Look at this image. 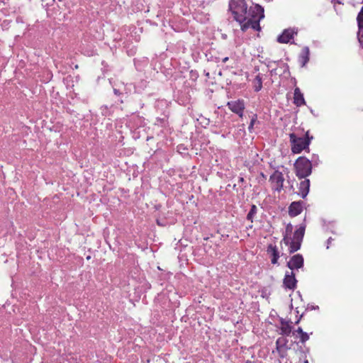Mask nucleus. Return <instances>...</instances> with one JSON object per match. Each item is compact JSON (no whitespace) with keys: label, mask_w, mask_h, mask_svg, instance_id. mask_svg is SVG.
Segmentation results:
<instances>
[{"label":"nucleus","mask_w":363,"mask_h":363,"mask_svg":"<svg viewBox=\"0 0 363 363\" xmlns=\"http://www.w3.org/2000/svg\"><path fill=\"white\" fill-rule=\"evenodd\" d=\"M297 34V30L287 28L284 30L281 34L277 37V42L280 43H288Z\"/></svg>","instance_id":"9"},{"label":"nucleus","mask_w":363,"mask_h":363,"mask_svg":"<svg viewBox=\"0 0 363 363\" xmlns=\"http://www.w3.org/2000/svg\"><path fill=\"white\" fill-rule=\"evenodd\" d=\"M297 286V280L294 272H286L283 279V286L286 289L294 290Z\"/></svg>","instance_id":"7"},{"label":"nucleus","mask_w":363,"mask_h":363,"mask_svg":"<svg viewBox=\"0 0 363 363\" xmlns=\"http://www.w3.org/2000/svg\"><path fill=\"white\" fill-rule=\"evenodd\" d=\"M306 225L305 223H302L299 225L298 229L295 230L294 233V235L292 239L295 240H298L301 242H303V237L305 235V230H306Z\"/></svg>","instance_id":"17"},{"label":"nucleus","mask_w":363,"mask_h":363,"mask_svg":"<svg viewBox=\"0 0 363 363\" xmlns=\"http://www.w3.org/2000/svg\"><path fill=\"white\" fill-rule=\"evenodd\" d=\"M157 124L161 125L162 127H165L167 124V121L166 117L162 118H157Z\"/></svg>","instance_id":"27"},{"label":"nucleus","mask_w":363,"mask_h":363,"mask_svg":"<svg viewBox=\"0 0 363 363\" xmlns=\"http://www.w3.org/2000/svg\"><path fill=\"white\" fill-rule=\"evenodd\" d=\"M177 152L183 155H186L188 154V148L184 144H179L177 147Z\"/></svg>","instance_id":"25"},{"label":"nucleus","mask_w":363,"mask_h":363,"mask_svg":"<svg viewBox=\"0 0 363 363\" xmlns=\"http://www.w3.org/2000/svg\"><path fill=\"white\" fill-rule=\"evenodd\" d=\"M253 89L256 92L259 91L262 88V77L261 74H258L253 80Z\"/></svg>","instance_id":"18"},{"label":"nucleus","mask_w":363,"mask_h":363,"mask_svg":"<svg viewBox=\"0 0 363 363\" xmlns=\"http://www.w3.org/2000/svg\"><path fill=\"white\" fill-rule=\"evenodd\" d=\"M42 6L46 9L47 11L55 10L56 8L55 0H41Z\"/></svg>","instance_id":"21"},{"label":"nucleus","mask_w":363,"mask_h":363,"mask_svg":"<svg viewBox=\"0 0 363 363\" xmlns=\"http://www.w3.org/2000/svg\"><path fill=\"white\" fill-rule=\"evenodd\" d=\"M299 337H300V341L302 343H305L307 340H309V335L307 333L304 332L299 336Z\"/></svg>","instance_id":"30"},{"label":"nucleus","mask_w":363,"mask_h":363,"mask_svg":"<svg viewBox=\"0 0 363 363\" xmlns=\"http://www.w3.org/2000/svg\"><path fill=\"white\" fill-rule=\"evenodd\" d=\"M289 349H277L280 358H285L286 357V352Z\"/></svg>","instance_id":"29"},{"label":"nucleus","mask_w":363,"mask_h":363,"mask_svg":"<svg viewBox=\"0 0 363 363\" xmlns=\"http://www.w3.org/2000/svg\"><path fill=\"white\" fill-rule=\"evenodd\" d=\"M305 179L300 182L298 186V195L301 196L302 199H305L308 194L310 190V180L308 179L304 178Z\"/></svg>","instance_id":"12"},{"label":"nucleus","mask_w":363,"mask_h":363,"mask_svg":"<svg viewBox=\"0 0 363 363\" xmlns=\"http://www.w3.org/2000/svg\"><path fill=\"white\" fill-rule=\"evenodd\" d=\"M191 77H197V74L195 73V74H193V72L191 71Z\"/></svg>","instance_id":"43"},{"label":"nucleus","mask_w":363,"mask_h":363,"mask_svg":"<svg viewBox=\"0 0 363 363\" xmlns=\"http://www.w3.org/2000/svg\"><path fill=\"white\" fill-rule=\"evenodd\" d=\"M313 139V137L309 135V130L306 133L304 137H298L294 133H290L289 141L292 153L300 154L303 150L309 152V145Z\"/></svg>","instance_id":"2"},{"label":"nucleus","mask_w":363,"mask_h":363,"mask_svg":"<svg viewBox=\"0 0 363 363\" xmlns=\"http://www.w3.org/2000/svg\"><path fill=\"white\" fill-rule=\"evenodd\" d=\"M293 231V225L291 223H288L286 226L285 232L283 233V238H291V235Z\"/></svg>","instance_id":"24"},{"label":"nucleus","mask_w":363,"mask_h":363,"mask_svg":"<svg viewBox=\"0 0 363 363\" xmlns=\"http://www.w3.org/2000/svg\"><path fill=\"white\" fill-rule=\"evenodd\" d=\"M257 116L256 114H254L250 120V125L248 126V130L249 132L252 133L254 128V125L257 122Z\"/></svg>","instance_id":"26"},{"label":"nucleus","mask_w":363,"mask_h":363,"mask_svg":"<svg viewBox=\"0 0 363 363\" xmlns=\"http://www.w3.org/2000/svg\"><path fill=\"white\" fill-rule=\"evenodd\" d=\"M295 173L298 179L306 178L311 174V161L306 157L301 156L297 158L294 164Z\"/></svg>","instance_id":"4"},{"label":"nucleus","mask_w":363,"mask_h":363,"mask_svg":"<svg viewBox=\"0 0 363 363\" xmlns=\"http://www.w3.org/2000/svg\"><path fill=\"white\" fill-rule=\"evenodd\" d=\"M229 6L233 18L240 24L243 23L249 18V9H247L245 0H231Z\"/></svg>","instance_id":"3"},{"label":"nucleus","mask_w":363,"mask_h":363,"mask_svg":"<svg viewBox=\"0 0 363 363\" xmlns=\"http://www.w3.org/2000/svg\"><path fill=\"white\" fill-rule=\"evenodd\" d=\"M304 259L302 255L296 254L291 257L286 266L293 272L303 267Z\"/></svg>","instance_id":"6"},{"label":"nucleus","mask_w":363,"mask_h":363,"mask_svg":"<svg viewBox=\"0 0 363 363\" xmlns=\"http://www.w3.org/2000/svg\"><path fill=\"white\" fill-rule=\"evenodd\" d=\"M257 213V207L256 205H251L250 210L247 215V220H250L251 223L253 222V218Z\"/></svg>","instance_id":"23"},{"label":"nucleus","mask_w":363,"mask_h":363,"mask_svg":"<svg viewBox=\"0 0 363 363\" xmlns=\"http://www.w3.org/2000/svg\"><path fill=\"white\" fill-rule=\"evenodd\" d=\"M311 164L313 163L314 165H318L320 162L318 155L313 154L312 155V158H311Z\"/></svg>","instance_id":"31"},{"label":"nucleus","mask_w":363,"mask_h":363,"mask_svg":"<svg viewBox=\"0 0 363 363\" xmlns=\"http://www.w3.org/2000/svg\"><path fill=\"white\" fill-rule=\"evenodd\" d=\"M228 108L234 113L240 112L245 109V103L243 100L231 101L227 103Z\"/></svg>","instance_id":"11"},{"label":"nucleus","mask_w":363,"mask_h":363,"mask_svg":"<svg viewBox=\"0 0 363 363\" xmlns=\"http://www.w3.org/2000/svg\"><path fill=\"white\" fill-rule=\"evenodd\" d=\"M333 240V239L330 237L328 240H327V246H326V248L328 249L330 247V245L331 244L332 241Z\"/></svg>","instance_id":"36"},{"label":"nucleus","mask_w":363,"mask_h":363,"mask_svg":"<svg viewBox=\"0 0 363 363\" xmlns=\"http://www.w3.org/2000/svg\"><path fill=\"white\" fill-rule=\"evenodd\" d=\"M228 60V57H224V58L222 60V62H223V63H225V62H226Z\"/></svg>","instance_id":"41"},{"label":"nucleus","mask_w":363,"mask_h":363,"mask_svg":"<svg viewBox=\"0 0 363 363\" xmlns=\"http://www.w3.org/2000/svg\"><path fill=\"white\" fill-rule=\"evenodd\" d=\"M55 5L59 9H61L66 6V0H55Z\"/></svg>","instance_id":"28"},{"label":"nucleus","mask_w":363,"mask_h":363,"mask_svg":"<svg viewBox=\"0 0 363 363\" xmlns=\"http://www.w3.org/2000/svg\"><path fill=\"white\" fill-rule=\"evenodd\" d=\"M248 17L247 21L240 24L241 30L245 31L249 28H252L253 30L259 31L261 30L259 22L264 18V8L259 4L250 6L248 11Z\"/></svg>","instance_id":"1"},{"label":"nucleus","mask_w":363,"mask_h":363,"mask_svg":"<svg viewBox=\"0 0 363 363\" xmlns=\"http://www.w3.org/2000/svg\"><path fill=\"white\" fill-rule=\"evenodd\" d=\"M113 92L116 95H119L121 94V92L119 91L118 89H113Z\"/></svg>","instance_id":"38"},{"label":"nucleus","mask_w":363,"mask_h":363,"mask_svg":"<svg viewBox=\"0 0 363 363\" xmlns=\"http://www.w3.org/2000/svg\"><path fill=\"white\" fill-rule=\"evenodd\" d=\"M279 322L281 323V326H284V325L292 323V322L290 320H286L283 318H279Z\"/></svg>","instance_id":"32"},{"label":"nucleus","mask_w":363,"mask_h":363,"mask_svg":"<svg viewBox=\"0 0 363 363\" xmlns=\"http://www.w3.org/2000/svg\"><path fill=\"white\" fill-rule=\"evenodd\" d=\"M304 363H308V360H305Z\"/></svg>","instance_id":"49"},{"label":"nucleus","mask_w":363,"mask_h":363,"mask_svg":"<svg viewBox=\"0 0 363 363\" xmlns=\"http://www.w3.org/2000/svg\"><path fill=\"white\" fill-rule=\"evenodd\" d=\"M286 245H289V252L290 254L294 253L298 250H300L301 247L302 242L298 240H293L292 238H285L281 240Z\"/></svg>","instance_id":"10"},{"label":"nucleus","mask_w":363,"mask_h":363,"mask_svg":"<svg viewBox=\"0 0 363 363\" xmlns=\"http://www.w3.org/2000/svg\"><path fill=\"white\" fill-rule=\"evenodd\" d=\"M270 72H271V74H272H272H276V69H272V70L270 71Z\"/></svg>","instance_id":"42"},{"label":"nucleus","mask_w":363,"mask_h":363,"mask_svg":"<svg viewBox=\"0 0 363 363\" xmlns=\"http://www.w3.org/2000/svg\"><path fill=\"white\" fill-rule=\"evenodd\" d=\"M294 104L296 106H301L306 104L303 94L301 93L298 87H296L294 94Z\"/></svg>","instance_id":"14"},{"label":"nucleus","mask_w":363,"mask_h":363,"mask_svg":"<svg viewBox=\"0 0 363 363\" xmlns=\"http://www.w3.org/2000/svg\"><path fill=\"white\" fill-rule=\"evenodd\" d=\"M303 314L300 315V317L295 322V324H298L300 322V320H301V318L303 317Z\"/></svg>","instance_id":"39"},{"label":"nucleus","mask_w":363,"mask_h":363,"mask_svg":"<svg viewBox=\"0 0 363 363\" xmlns=\"http://www.w3.org/2000/svg\"><path fill=\"white\" fill-rule=\"evenodd\" d=\"M333 3H337V4H342L341 1H340L339 0H335Z\"/></svg>","instance_id":"45"},{"label":"nucleus","mask_w":363,"mask_h":363,"mask_svg":"<svg viewBox=\"0 0 363 363\" xmlns=\"http://www.w3.org/2000/svg\"><path fill=\"white\" fill-rule=\"evenodd\" d=\"M267 252L271 255V262L273 264H275L278 262V259L279 258V252L278 251V248L276 245H273L272 244H269L267 246Z\"/></svg>","instance_id":"15"},{"label":"nucleus","mask_w":363,"mask_h":363,"mask_svg":"<svg viewBox=\"0 0 363 363\" xmlns=\"http://www.w3.org/2000/svg\"><path fill=\"white\" fill-rule=\"evenodd\" d=\"M112 108H113L112 106H111L110 107H108L106 105L101 106L100 107L101 114L105 117L110 116L113 112Z\"/></svg>","instance_id":"22"},{"label":"nucleus","mask_w":363,"mask_h":363,"mask_svg":"<svg viewBox=\"0 0 363 363\" xmlns=\"http://www.w3.org/2000/svg\"><path fill=\"white\" fill-rule=\"evenodd\" d=\"M289 340L285 337H279L276 341V349H289Z\"/></svg>","instance_id":"19"},{"label":"nucleus","mask_w":363,"mask_h":363,"mask_svg":"<svg viewBox=\"0 0 363 363\" xmlns=\"http://www.w3.org/2000/svg\"><path fill=\"white\" fill-rule=\"evenodd\" d=\"M310 50L308 47H304L298 57V61L301 67H304L309 61Z\"/></svg>","instance_id":"16"},{"label":"nucleus","mask_w":363,"mask_h":363,"mask_svg":"<svg viewBox=\"0 0 363 363\" xmlns=\"http://www.w3.org/2000/svg\"><path fill=\"white\" fill-rule=\"evenodd\" d=\"M303 333L304 331L303 330V329L301 327H298L296 330L294 331L293 334L294 335H295L296 333H298L300 336Z\"/></svg>","instance_id":"34"},{"label":"nucleus","mask_w":363,"mask_h":363,"mask_svg":"<svg viewBox=\"0 0 363 363\" xmlns=\"http://www.w3.org/2000/svg\"><path fill=\"white\" fill-rule=\"evenodd\" d=\"M335 0H332V2H334Z\"/></svg>","instance_id":"50"},{"label":"nucleus","mask_w":363,"mask_h":363,"mask_svg":"<svg viewBox=\"0 0 363 363\" xmlns=\"http://www.w3.org/2000/svg\"><path fill=\"white\" fill-rule=\"evenodd\" d=\"M289 189H290V190H294V186L291 184V185L290 186V188H289Z\"/></svg>","instance_id":"47"},{"label":"nucleus","mask_w":363,"mask_h":363,"mask_svg":"<svg viewBox=\"0 0 363 363\" xmlns=\"http://www.w3.org/2000/svg\"><path fill=\"white\" fill-rule=\"evenodd\" d=\"M319 307L318 306H309L308 305L306 310H318Z\"/></svg>","instance_id":"35"},{"label":"nucleus","mask_w":363,"mask_h":363,"mask_svg":"<svg viewBox=\"0 0 363 363\" xmlns=\"http://www.w3.org/2000/svg\"><path fill=\"white\" fill-rule=\"evenodd\" d=\"M147 82L145 80L140 81L138 84L137 86L140 88L145 87L147 86Z\"/></svg>","instance_id":"33"},{"label":"nucleus","mask_w":363,"mask_h":363,"mask_svg":"<svg viewBox=\"0 0 363 363\" xmlns=\"http://www.w3.org/2000/svg\"><path fill=\"white\" fill-rule=\"evenodd\" d=\"M246 363H252V362L251 361H250V360H247V361L246 362Z\"/></svg>","instance_id":"48"},{"label":"nucleus","mask_w":363,"mask_h":363,"mask_svg":"<svg viewBox=\"0 0 363 363\" xmlns=\"http://www.w3.org/2000/svg\"><path fill=\"white\" fill-rule=\"evenodd\" d=\"M304 202L302 201H293L289 206V215L294 218L301 213Z\"/></svg>","instance_id":"8"},{"label":"nucleus","mask_w":363,"mask_h":363,"mask_svg":"<svg viewBox=\"0 0 363 363\" xmlns=\"http://www.w3.org/2000/svg\"><path fill=\"white\" fill-rule=\"evenodd\" d=\"M260 175H261V177H263L264 179H265V178H266V176H265V174H264V173L261 172Z\"/></svg>","instance_id":"44"},{"label":"nucleus","mask_w":363,"mask_h":363,"mask_svg":"<svg viewBox=\"0 0 363 363\" xmlns=\"http://www.w3.org/2000/svg\"><path fill=\"white\" fill-rule=\"evenodd\" d=\"M357 21L358 24L357 38L359 42L362 44L363 41V6L357 15Z\"/></svg>","instance_id":"13"},{"label":"nucleus","mask_w":363,"mask_h":363,"mask_svg":"<svg viewBox=\"0 0 363 363\" xmlns=\"http://www.w3.org/2000/svg\"><path fill=\"white\" fill-rule=\"evenodd\" d=\"M244 181H245V179H244L243 177H240L238 178V182L239 183H242V182H244Z\"/></svg>","instance_id":"40"},{"label":"nucleus","mask_w":363,"mask_h":363,"mask_svg":"<svg viewBox=\"0 0 363 363\" xmlns=\"http://www.w3.org/2000/svg\"><path fill=\"white\" fill-rule=\"evenodd\" d=\"M292 323L281 326L279 328V334L283 336H289L292 332L293 326L291 325Z\"/></svg>","instance_id":"20"},{"label":"nucleus","mask_w":363,"mask_h":363,"mask_svg":"<svg viewBox=\"0 0 363 363\" xmlns=\"http://www.w3.org/2000/svg\"><path fill=\"white\" fill-rule=\"evenodd\" d=\"M237 115H238V116L240 118H242L243 117V113H244V111H241L240 112H237L235 113Z\"/></svg>","instance_id":"37"},{"label":"nucleus","mask_w":363,"mask_h":363,"mask_svg":"<svg viewBox=\"0 0 363 363\" xmlns=\"http://www.w3.org/2000/svg\"><path fill=\"white\" fill-rule=\"evenodd\" d=\"M297 294H298V296H299L301 298V292L298 291Z\"/></svg>","instance_id":"46"},{"label":"nucleus","mask_w":363,"mask_h":363,"mask_svg":"<svg viewBox=\"0 0 363 363\" xmlns=\"http://www.w3.org/2000/svg\"><path fill=\"white\" fill-rule=\"evenodd\" d=\"M269 182L274 191L280 192L284 189V177L282 172L279 170H275L269 177Z\"/></svg>","instance_id":"5"}]
</instances>
